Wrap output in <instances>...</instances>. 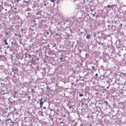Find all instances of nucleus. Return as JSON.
I'll return each mask as SVG.
<instances>
[{
    "instance_id": "nucleus-24",
    "label": "nucleus",
    "mask_w": 126,
    "mask_h": 126,
    "mask_svg": "<svg viewBox=\"0 0 126 126\" xmlns=\"http://www.w3.org/2000/svg\"><path fill=\"white\" fill-rule=\"evenodd\" d=\"M12 124H14V122H12Z\"/></svg>"
},
{
    "instance_id": "nucleus-9",
    "label": "nucleus",
    "mask_w": 126,
    "mask_h": 126,
    "mask_svg": "<svg viewBox=\"0 0 126 126\" xmlns=\"http://www.w3.org/2000/svg\"><path fill=\"white\" fill-rule=\"evenodd\" d=\"M31 91H32V92H33V93H35V90L34 89H32Z\"/></svg>"
},
{
    "instance_id": "nucleus-6",
    "label": "nucleus",
    "mask_w": 126,
    "mask_h": 126,
    "mask_svg": "<svg viewBox=\"0 0 126 126\" xmlns=\"http://www.w3.org/2000/svg\"><path fill=\"white\" fill-rule=\"evenodd\" d=\"M79 96V97H83V96H84V94H80Z\"/></svg>"
},
{
    "instance_id": "nucleus-27",
    "label": "nucleus",
    "mask_w": 126,
    "mask_h": 126,
    "mask_svg": "<svg viewBox=\"0 0 126 126\" xmlns=\"http://www.w3.org/2000/svg\"><path fill=\"white\" fill-rule=\"evenodd\" d=\"M54 47H56V44H55V45H54Z\"/></svg>"
},
{
    "instance_id": "nucleus-17",
    "label": "nucleus",
    "mask_w": 126,
    "mask_h": 126,
    "mask_svg": "<svg viewBox=\"0 0 126 126\" xmlns=\"http://www.w3.org/2000/svg\"><path fill=\"white\" fill-rule=\"evenodd\" d=\"M43 108L44 109H46V107H43Z\"/></svg>"
},
{
    "instance_id": "nucleus-13",
    "label": "nucleus",
    "mask_w": 126,
    "mask_h": 126,
    "mask_svg": "<svg viewBox=\"0 0 126 126\" xmlns=\"http://www.w3.org/2000/svg\"><path fill=\"white\" fill-rule=\"evenodd\" d=\"M39 14H40V12H38L36 13V15H39Z\"/></svg>"
},
{
    "instance_id": "nucleus-1",
    "label": "nucleus",
    "mask_w": 126,
    "mask_h": 126,
    "mask_svg": "<svg viewBox=\"0 0 126 126\" xmlns=\"http://www.w3.org/2000/svg\"><path fill=\"white\" fill-rule=\"evenodd\" d=\"M12 70L13 71V72H15V73H16V72H18V68L16 67H14L13 68H12Z\"/></svg>"
},
{
    "instance_id": "nucleus-7",
    "label": "nucleus",
    "mask_w": 126,
    "mask_h": 126,
    "mask_svg": "<svg viewBox=\"0 0 126 126\" xmlns=\"http://www.w3.org/2000/svg\"><path fill=\"white\" fill-rule=\"evenodd\" d=\"M57 0H50V1L51 2H55Z\"/></svg>"
},
{
    "instance_id": "nucleus-26",
    "label": "nucleus",
    "mask_w": 126,
    "mask_h": 126,
    "mask_svg": "<svg viewBox=\"0 0 126 126\" xmlns=\"http://www.w3.org/2000/svg\"><path fill=\"white\" fill-rule=\"evenodd\" d=\"M54 47H56V44H55V45H54Z\"/></svg>"
},
{
    "instance_id": "nucleus-10",
    "label": "nucleus",
    "mask_w": 126,
    "mask_h": 126,
    "mask_svg": "<svg viewBox=\"0 0 126 126\" xmlns=\"http://www.w3.org/2000/svg\"><path fill=\"white\" fill-rule=\"evenodd\" d=\"M92 69H95V67H94V66H92Z\"/></svg>"
},
{
    "instance_id": "nucleus-32",
    "label": "nucleus",
    "mask_w": 126,
    "mask_h": 126,
    "mask_svg": "<svg viewBox=\"0 0 126 126\" xmlns=\"http://www.w3.org/2000/svg\"><path fill=\"white\" fill-rule=\"evenodd\" d=\"M90 126H92V125H90Z\"/></svg>"
},
{
    "instance_id": "nucleus-12",
    "label": "nucleus",
    "mask_w": 126,
    "mask_h": 126,
    "mask_svg": "<svg viewBox=\"0 0 126 126\" xmlns=\"http://www.w3.org/2000/svg\"><path fill=\"white\" fill-rule=\"evenodd\" d=\"M31 99V96H28V100H30Z\"/></svg>"
},
{
    "instance_id": "nucleus-30",
    "label": "nucleus",
    "mask_w": 126,
    "mask_h": 126,
    "mask_svg": "<svg viewBox=\"0 0 126 126\" xmlns=\"http://www.w3.org/2000/svg\"><path fill=\"white\" fill-rule=\"evenodd\" d=\"M27 95H28V94H26V96H27Z\"/></svg>"
},
{
    "instance_id": "nucleus-23",
    "label": "nucleus",
    "mask_w": 126,
    "mask_h": 126,
    "mask_svg": "<svg viewBox=\"0 0 126 126\" xmlns=\"http://www.w3.org/2000/svg\"><path fill=\"white\" fill-rule=\"evenodd\" d=\"M20 38H21V35H19Z\"/></svg>"
},
{
    "instance_id": "nucleus-20",
    "label": "nucleus",
    "mask_w": 126,
    "mask_h": 126,
    "mask_svg": "<svg viewBox=\"0 0 126 126\" xmlns=\"http://www.w3.org/2000/svg\"><path fill=\"white\" fill-rule=\"evenodd\" d=\"M96 76H98V74H95Z\"/></svg>"
},
{
    "instance_id": "nucleus-3",
    "label": "nucleus",
    "mask_w": 126,
    "mask_h": 126,
    "mask_svg": "<svg viewBox=\"0 0 126 126\" xmlns=\"http://www.w3.org/2000/svg\"><path fill=\"white\" fill-rule=\"evenodd\" d=\"M31 63H32V64H36V60L34 59V58H32V60L31 61Z\"/></svg>"
},
{
    "instance_id": "nucleus-2",
    "label": "nucleus",
    "mask_w": 126,
    "mask_h": 126,
    "mask_svg": "<svg viewBox=\"0 0 126 126\" xmlns=\"http://www.w3.org/2000/svg\"><path fill=\"white\" fill-rule=\"evenodd\" d=\"M39 105H40V108H42L43 107V105H44V102H43V98H41L39 100Z\"/></svg>"
},
{
    "instance_id": "nucleus-29",
    "label": "nucleus",
    "mask_w": 126,
    "mask_h": 126,
    "mask_svg": "<svg viewBox=\"0 0 126 126\" xmlns=\"http://www.w3.org/2000/svg\"><path fill=\"white\" fill-rule=\"evenodd\" d=\"M96 17H98V16H96Z\"/></svg>"
},
{
    "instance_id": "nucleus-14",
    "label": "nucleus",
    "mask_w": 126,
    "mask_h": 126,
    "mask_svg": "<svg viewBox=\"0 0 126 126\" xmlns=\"http://www.w3.org/2000/svg\"><path fill=\"white\" fill-rule=\"evenodd\" d=\"M29 58H30V59H31V55H29Z\"/></svg>"
},
{
    "instance_id": "nucleus-21",
    "label": "nucleus",
    "mask_w": 126,
    "mask_h": 126,
    "mask_svg": "<svg viewBox=\"0 0 126 126\" xmlns=\"http://www.w3.org/2000/svg\"><path fill=\"white\" fill-rule=\"evenodd\" d=\"M107 27H110V25H108L107 26Z\"/></svg>"
},
{
    "instance_id": "nucleus-19",
    "label": "nucleus",
    "mask_w": 126,
    "mask_h": 126,
    "mask_svg": "<svg viewBox=\"0 0 126 126\" xmlns=\"http://www.w3.org/2000/svg\"><path fill=\"white\" fill-rule=\"evenodd\" d=\"M15 36H17V34L16 33L15 34Z\"/></svg>"
},
{
    "instance_id": "nucleus-16",
    "label": "nucleus",
    "mask_w": 126,
    "mask_h": 126,
    "mask_svg": "<svg viewBox=\"0 0 126 126\" xmlns=\"http://www.w3.org/2000/svg\"><path fill=\"white\" fill-rule=\"evenodd\" d=\"M60 60H63V57L60 58Z\"/></svg>"
},
{
    "instance_id": "nucleus-5",
    "label": "nucleus",
    "mask_w": 126,
    "mask_h": 126,
    "mask_svg": "<svg viewBox=\"0 0 126 126\" xmlns=\"http://www.w3.org/2000/svg\"><path fill=\"white\" fill-rule=\"evenodd\" d=\"M4 43H5V45H8V43H7V40H5Z\"/></svg>"
},
{
    "instance_id": "nucleus-11",
    "label": "nucleus",
    "mask_w": 126,
    "mask_h": 126,
    "mask_svg": "<svg viewBox=\"0 0 126 126\" xmlns=\"http://www.w3.org/2000/svg\"><path fill=\"white\" fill-rule=\"evenodd\" d=\"M95 14H96V12L94 13V14H93V17H94V16H95Z\"/></svg>"
},
{
    "instance_id": "nucleus-18",
    "label": "nucleus",
    "mask_w": 126,
    "mask_h": 126,
    "mask_svg": "<svg viewBox=\"0 0 126 126\" xmlns=\"http://www.w3.org/2000/svg\"><path fill=\"white\" fill-rule=\"evenodd\" d=\"M107 7H110V5H108Z\"/></svg>"
},
{
    "instance_id": "nucleus-28",
    "label": "nucleus",
    "mask_w": 126,
    "mask_h": 126,
    "mask_svg": "<svg viewBox=\"0 0 126 126\" xmlns=\"http://www.w3.org/2000/svg\"><path fill=\"white\" fill-rule=\"evenodd\" d=\"M54 47H56V44H55V45H54Z\"/></svg>"
},
{
    "instance_id": "nucleus-25",
    "label": "nucleus",
    "mask_w": 126,
    "mask_h": 126,
    "mask_svg": "<svg viewBox=\"0 0 126 126\" xmlns=\"http://www.w3.org/2000/svg\"><path fill=\"white\" fill-rule=\"evenodd\" d=\"M13 97H14V98H15V95H14Z\"/></svg>"
},
{
    "instance_id": "nucleus-8",
    "label": "nucleus",
    "mask_w": 126,
    "mask_h": 126,
    "mask_svg": "<svg viewBox=\"0 0 126 126\" xmlns=\"http://www.w3.org/2000/svg\"><path fill=\"white\" fill-rule=\"evenodd\" d=\"M24 1V2H25V3H29V1H25V0H24L23 1Z\"/></svg>"
},
{
    "instance_id": "nucleus-4",
    "label": "nucleus",
    "mask_w": 126,
    "mask_h": 126,
    "mask_svg": "<svg viewBox=\"0 0 126 126\" xmlns=\"http://www.w3.org/2000/svg\"><path fill=\"white\" fill-rule=\"evenodd\" d=\"M91 35L90 34H88L86 35V38L88 39H90Z\"/></svg>"
},
{
    "instance_id": "nucleus-31",
    "label": "nucleus",
    "mask_w": 126,
    "mask_h": 126,
    "mask_svg": "<svg viewBox=\"0 0 126 126\" xmlns=\"http://www.w3.org/2000/svg\"><path fill=\"white\" fill-rule=\"evenodd\" d=\"M105 103H107V101H106Z\"/></svg>"
},
{
    "instance_id": "nucleus-22",
    "label": "nucleus",
    "mask_w": 126,
    "mask_h": 126,
    "mask_svg": "<svg viewBox=\"0 0 126 126\" xmlns=\"http://www.w3.org/2000/svg\"><path fill=\"white\" fill-rule=\"evenodd\" d=\"M123 26V24H121L120 25V26Z\"/></svg>"
},
{
    "instance_id": "nucleus-15",
    "label": "nucleus",
    "mask_w": 126,
    "mask_h": 126,
    "mask_svg": "<svg viewBox=\"0 0 126 126\" xmlns=\"http://www.w3.org/2000/svg\"><path fill=\"white\" fill-rule=\"evenodd\" d=\"M44 5L45 6H46L47 5V4L44 3Z\"/></svg>"
}]
</instances>
